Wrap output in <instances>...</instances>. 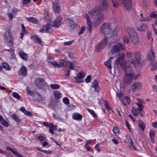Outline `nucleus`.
<instances>
[{
    "mask_svg": "<svg viewBox=\"0 0 157 157\" xmlns=\"http://www.w3.org/2000/svg\"><path fill=\"white\" fill-rule=\"evenodd\" d=\"M108 8V5L106 1H104L100 3V5L92 9L88 12V14L93 16L94 13L106 10Z\"/></svg>",
    "mask_w": 157,
    "mask_h": 157,
    "instance_id": "7ed1b4c3",
    "label": "nucleus"
},
{
    "mask_svg": "<svg viewBox=\"0 0 157 157\" xmlns=\"http://www.w3.org/2000/svg\"><path fill=\"white\" fill-rule=\"evenodd\" d=\"M104 106L105 107L109 112L112 111V109L109 106L108 104V102L106 100H105L104 101Z\"/></svg>",
    "mask_w": 157,
    "mask_h": 157,
    "instance_id": "37998d69",
    "label": "nucleus"
},
{
    "mask_svg": "<svg viewBox=\"0 0 157 157\" xmlns=\"http://www.w3.org/2000/svg\"><path fill=\"white\" fill-rule=\"evenodd\" d=\"M126 56L129 58H131L134 55V53L130 52H126Z\"/></svg>",
    "mask_w": 157,
    "mask_h": 157,
    "instance_id": "13d9d810",
    "label": "nucleus"
},
{
    "mask_svg": "<svg viewBox=\"0 0 157 157\" xmlns=\"http://www.w3.org/2000/svg\"><path fill=\"white\" fill-rule=\"evenodd\" d=\"M42 124L44 125L49 128V131L51 134H54L53 130H57L56 126L54 125L52 123L46 122H43Z\"/></svg>",
    "mask_w": 157,
    "mask_h": 157,
    "instance_id": "9b49d317",
    "label": "nucleus"
},
{
    "mask_svg": "<svg viewBox=\"0 0 157 157\" xmlns=\"http://www.w3.org/2000/svg\"><path fill=\"white\" fill-rule=\"evenodd\" d=\"M62 18L60 16L53 22V25L56 28H58L61 25Z\"/></svg>",
    "mask_w": 157,
    "mask_h": 157,
    "instance_id": "aec40b11",
    "label": "nucleus"
},
{
    "mask_svg": "<svg viewBox=\"0 0 157 157\" xmlns=\"http://www.w3.org/2000/svg\"><path fill=\"white\" fill-rule=\"evenodd\" d=\"M67 25L68 28L70 29H73L75 27L76 25L73 21L68 19L67 21Z\"/></svg>",
    "mask_w": 157,
    "mask_h": 157,
    "instance_id": "6ab92c4d",
    "label": "nucleus"
},
{
    "mask_svg": "<svg viewBox=\"0 0 157 157\" xmlns=\"http://www.w3.org/2000/svg\"><path fill=\"white\" fill-rule=\"evenodd\" d=\"M75 78L76 79V82L77 83H80L83 82H84V80H82L81 78H79L78 77H75Z\"/></svg>",
    "mask_w": 157,
    "mask_h": 157,
    "instance_id": "052dcab7",
    "label": "nucleus"
},
{
    "mask_svg": "<svg viewBox=\"0 0 157 157\" xmlns=\"http://www.w3.org/2000/svg\"><path fill=\"white\" fill-rule=\"evenodd\" d=\"M53 59L54 58L52 56H49L48 59V61L49 63H51L53 65H54V66L57 67L59 68L61 67V65L59 64L58 63H57L56 61H51V60H53Z\"/></svg>",
    "mask_w": 157,
    "mask_h": 157,
    "instance_id": "a211bd4d",
    "label": "nucleus"
},
{
    "mask_svg": "<svg viewBox=\"0 0 157 157\" xmlns=\"http://www.w3.org/2000/svg\"><path fill=\"white\" fill-rule=\"evenodd\" d=\"M98 82L96 80H94L93 82L92 86H93L95 91L98 92L100 90V86L98 85Z\"/></svg>",
    "mask_w": 157,
    "mask_h": 157,
    "instance_id": "393cba45",
    "label": "nucleus"
},
{
    "mask_svg": "<svg viewBox=\"0 0 157 157\" xmlns=\"http://www.w3.org/2000/svg\"><path fill=\"white\" fill-rule=\"evenodd\" d=\"M113 3V6L114 7H117L120 6L119 0H111Z\"/></svg>",
    "mask_w": 157,
    "mask_h": 157,
    "instance_id": "4c0bfd02",
    "label": "nucleus"
},
{
    "mask_svg": "<svg viewBox=\"0 0 157 157\" xmlns=\"http://www.w3.org/2000/svg\"><path fill=\"white\" fill-rule=\"evenodd\" d=\"M125 57V55L124 54H121L119 57L115 61V64H120L126 73L125 75H131L132 73V68L127 64V61L124 60Z\"/></svg>",
    "mask_w": 157,
    "mask_h": 157,
    "instance_id": "f03ea898",
    "label": "nucleus"
},
{
    "mask_svg": "<svg viewBox=\"0 0 157 157\" xmlns=\"http://www.w3.org/2000/svg\"><path fill=\"white\" fill-rule=\"evenodd\" d=\"M4 43L9 47L13 46V36L10 29H7L3 36Z\"/></svg>",
    "mask_w": 157,
    "mask_h": 157,
    "instance_id": "20e7f679",
    "label": "nucleus"
},
{
    "mask_svg": "<svg viewBox=\"0 0 157 157\" xmlns=\"http://www.w3.org/2000/svg\"><path fill=\"white\" fill-rule=\"evenodd\" d=\"M91 76L90 75L88 76L85 79V82L87 83H89L91 81Z\"/></svg>",
    "mask_w": 157,
    "mask_h": 157,
    "instance_id": "e2e57ef3",
    "label": "nucleus"
},
{
    "mask_svg": "<svg viewBox=\"0 0 157 157\" xmlns=\"http://www.w3.org/2000/svg\"><path fill=\"white\" fill-rule=\"evenodd\" d=\"M119 38V37L116 34H113L110 36V41L113 43H114L118 41Z\"/></svg>",
    "mask_w": 157,
    "mask_h": 157,
    "instance_id": "5701e85b",
    "label": "nucleus"
},
{
    "mask_svg": "<svg viewBox=\"0 0 157 157\" xmlns=\"http://www.w3.org/2000/svg\"><path fill=\"white\" fill-rule=\"evenodd\" d=\"M149 16L151 18H157V13L152 12L150 13Z\"/></svg>",
    "mask_w": 157,
    "mask_h": 157,
    "instance_id": "8fccbe9b",
    "label": "nucleus"
},
{
    "mask_svg": "<svg viewBox=\"0 0 157 157\" xmlns=\"http://www.w3.org/2000/svg\"><path fill=\"white\" fill-rule=\"evenodd\" d=\"M147 29V25L144 23H143L141 25L136 27V29L138 30L141 32H145Z\"/></svg>",
    "mask_w": 157,
    "mask_h": 157,
    "instance_id": "dca6fc26",
    "label": "nucleus"
},
{
    "mask_svg": "<svg viewBox=\"0 0 157 157\" xmlns=\"http://www.w3.org/2000/svg\"><path fill=\"white\" fill-rule=\"evenodd\" d=\"M149 136L151 142L153 143H154V138L155 136V132L154 131L150 130L149 132Z\"/></svg>",
    "mask_w": 157,
    "mask_h": 157,
    "instance_id": "c85d7f7f",
    "label": "nucleus"
},
{
    "mask_svg": "<svg viewBox=\"0 0 157 157\" xmlns=\"http://www.w3.org/2000/svg\"><path fill=\"white\" fill-rule=\"evenodd\" d=\"M88 111L90 113H91L94 117L96 118L97 117V115L95 114L94 111L93 110L90 109H88Z\"/></svg>",
    "mask_w": 157,
    "mask_h": 157,
    "instance_id": "5fc2aeb1",
    "label": "nucleus"
},
{
    "mask_svg": "<svg viewBox=\"0 0 157 157\" xmlns=\"http://www.w3.org/2000/svg\"><path fill=\"white\" fill-rule=\"evenodd\" d=\"M63 101L66 105H68L69 104V100L67 97H65L63 99Z\"/></svg>",
    "mask_w": 157,
    "mask_h": 157,
    "instance_id": "6e6d98bb",
    "label": "nucleus"
},
{
    "mask_svg": "<svg viewBox=\"0 0 157 157\" xmlns=\"http://www.w3.org/2000/svg\"><path fill=\"white\" fill-rule=\"evenodd\" d=\"M138 127L141 131H144L145 128V124L141 120L138 121Z\"/></svg>",
    "mask_w": 157,
    "mask_h": 157,
    "instance_id": "a878e982",
    "label": "nucleus"
},
{
    "mask_svg": "<svg viewBox=\"0 0 157 157\" xmlns=\"http://www.w3.org/2000/svg\"><path fill=\"white\" fill-rule=\"evenodd\" d=\"M26 19L29 22L33 23L38 24L39 23V21L35 18L33 17H29L26 18Z\"/></svg>",
    "mask_w": 157,
    "mask_h": 157,
    "instance_id": "cd10ccee",
    "label": "nucleus"
},
{
    "mask_svg": "<svg viewBox=\"0 0 157 157\" xmlns=\"http://www.w3.org/2000/svg\"><path fill=\"white\" fill-rule=\"evenodd\" d=\"M51 88L53 89H57L60 87V86L58 84H51L50 85Z\"/></svg>",
    "mask_w": 157,
    "mask_h": 157,
    "instance_id": "c03bdc74",
    "label": "nucleus"
},
{
    "mask_svg": "<svg viewBox=\"0 0 157 157\" xmlns=\"http://www.w3.org/2000/svg\"><path fill=\"white\" fill-rule=\"evenodd\" d=\"M127 32L129 34L132 43L134 44H137L139 41V39L135 30L132 28L128 27L127 28Z\"/></svg>",
    "mask_w": 157,
    "mask_h": 157,
    "instance_id": "39448f33",
    "label": "nucleus"
},
{
    "mask_svg": "<svg viewBox=\"0 0 157 157\" xmlns=\"http://www.w3.org/2000/svg\"><path fill=\"white\" fill-rule=\"evenodd\" d=\"M152 20V19L149 16H147L140 19V21L141 22L150 21Z\"/></svg>",
    "mask_w": 157,
    "mask_h": 157,
    "instance_id": "473e14b6",
    "label": "nucleus"
},
{
    "mask_svg": "<svg viewBox=\"0 0 157 157\" xmlns=\"http://www.w3.org/2000/svg\"><path fill=\"white\" fill-rule=\"evenodd\" d=\"M113 132L115 134L118 133L119 132V129L116 127L113 128Z\"/></svg>",
    "mask_w": 157,
    "mask_h": 157,
    "instance_id": "774afa93",
    "label": "nucleus"
},
{
    "mask_svg": "<svg viewBox=\"0 0 157 157\" xmlns=\"http://www.w3.org/2000/svg\"><path fill=\"white\" fill-rule=\"evenodd\" d=\"M134 57L136 60H132L130 61L131 63L135 65L136 63L139 64L141 60V55L140 53L137 51H136L134 53Z\"/></svg>",
    "mask_w": 157,
    "mask_h": 157,
    "instance_id": "9d476101",
    "label": "nucleus"
},
{
    "mask_svg": "<svg viewBox=\"0 0 157 157\" xmlns=\"http://www.w3.org/2000/svg\"><path fill=\"white\" fill-rule=\"evenodd\" d=\"M77 74V77H78L81 78H83L85 76V74L84 73H82L81 72H79Z\"/></svg>",
    "mask_w": 157,
    "mask_h": 157,
    "instance_id": "603ef678",
    "label": "nucleus"
},
{
    "mask_svg": "<svg viewBox=\"0 0 157 157\" xmlns=\"http://www.w3.org/2000/svg\"><path fill=\"white\" fill-rule=\"evenodd\" d=\"M84 16L86 20V23L87 25V29L90 32H91L92 29V25L89 16L88 14L85 13Z\"/></svg>",
    "mask_w": 157,
    "mask_h": 157,
    "instance_id": "ddd939ff",
    "label": "nucleus"
},
{
    "mask_svg": "<svg viewBox=\"0 0 157 157\" xmlns=\"http://www.w3.org/2000/svg\"><path fill=\"white\" fill-rule=\"evenodd\" d=\"M19 55L20 57L23 59L26 60L28 59L27 55L22 51H20L19 52Z\"/></svg>",
    "mask_w": 157,
    "mask_h": 157,
    "instance_id": "c756f323",
    "label": "nucleus"
},
{
    "mask_svg": "<svg viewBox=\"0 0 157 157\" xmlns=\"http://www.w3.org/2000/svg\"><path fill=\"white\" fill-rule=\"evenodd\" d=\"M54 97L57 101H59V99L62 97V94L58 90H55L53 92Z\"/></svg>",
    "mask_w": 157,
    "mask_h": 157,
    "instance_id": "b1692460",
    "label": "nucleus"
},
{
    "mask_svg": "<svg viewBox=\"0 0 157 157\" xmlns=\"http://www.w3.org/2000/svg\"><path fill=\"white\" fill-rule=\"evenodd\" d=\"M132 114L134 116H137L139 113V112L136 110L134 107H133L132 108Z\"/></svg>",
    "mask_w": 157,
    "mask_h": 157,
    "instance_id": "3c124183",
    "label": "nucleus"
},
{
    "mask_svg": "<svg viewBox=\"0 0 157 157\" xmlns=\"http://www.w3.org/2000/svg\"><path fill=\"white\" fill-rule=\"evenodd\" d=\"M60 64L62 65L63 66H66L68 64V62L63 59H61L59 61Z\"/></svg>",
    "mask_w": 157,
    "mask_h": 157,
    "instance_id": "a18cd8bd",
    "label": "nucleus"
},
{
    "mask_svg": "<svg viewBox=\"0 0 157 157\" xmlns=\"http://www.w3.org/2000/svg\"><path fill=\"white\" fill-rule=\"evenodd\" d=\"M151 53H148L147 56V59L151 62V63H153L155 60V56L154 52L153 49L150 50Z\"/></svg>",
    "mask_w": 157,
    "mask_h": 157,
    "instance_id": "2eb2a0df",
    "label": "nucleus"
},
{
    "mask_svg": "<svg viewBox=\"0 0 157 157\" xmlns=\"http://www.w3.org/2000/svg\"><path fill=\"white\" fill-rule=\"evenodd\" d=\"M122 103L124 105H126V102L128 104H129L130 101L129 98L127 96L125 97L123 100H121Z\"/></svg>",
    "mask_w": 157,
    "mask_h": 157,
    "instance_id": "7c9ffc66",
    "label": "nucleus"
},
{
    "mask_svg": "<svg viewBox=\"0 0 157 157\" xmlns=\"http://www.w3.org/2000/svg\"><path fill=\"white\" fill-rule=\"evenodd\" d=\"M1 121L2 125L6 127H7L8 126L9 124L6 120L3 119V120Z\"/></svg>",
    "mask_w": 157,
    "mask_h": 157,
    "instance_id": "864d4df0",
    "label": "nucleus"
},
{
    "mask_svg": "<svg viewBox=\"0 0 157 157\" xmlns=\"http://www.w3.org/2000/svg\"><path fill=\"white\" fill-rule=\"evenodd\" d=\"M72 117L75 120L81 121L82 119V116L78 113H75L73 114Z\"/></svg>",
    "mask_w": 157,
    "mask_h": 157,
    "instance_id": "bb28decb",
    "label": "nucleus"
},
{
    "mask_svg": "<svg viewBox=\"0 0 157 157\" xmlns=\"http://www.w3.org/2000/svg\"><path fill=\"white\" fill-rule=\"evenodd\" d=\"M125 49L124 47L120 43H118L114 46H112L110 52L109 54L110 56L114 55V56L110 57L108 60L105 63V65L109 69H111V61L115 56L120 53V50H123Z\"/></svg>",
    "mask_w": 157,
    "mask_h": 157,
    "instance_id": "f257e3e1",
    "label": "nucleus"
},
{
    "mask_svg": "<svg viewBox=\"0 0 157 157\" xmlns=\"http://www.w3.org/2000/svg\"><path fill=\"white\" fill-rule=\"evenodd\" d=\"M94 14H95V16L94 18L93 22L96 25H99L105 18V16L101 12L95 13Z\"/></svg>",
    "mask_w": 157,
    "mask_h": 157,
    "instance_id": "0eeeda50",
    "label": "nucleus"
},
{
    "mask_svg": "<svg viewBox=\"0 0 157 157\" xmlns=\"http://www.w3.org/2000/svg\"><path fill=\"white\" fill-rule=\"evenodd\" d=\"M124 5L126 9L130 10L132 8V4L130 0H124Z\"/></svg>",
    "mask_w": 157,
    "mask_h": 157,
    "instance_id": "412c9836",
    "label": "nucleus"
},
{
    "mask_svg": "<svg viewBox=\"0 0 157 157\" xmlns=\"http://www.w3.org/2000/svg\"><path fill=\"white\" fill-rule=\"evenodd\" d=\"M27 91L29 94L32 96H34V93L33 92L31 91L29 89L28 87L27 88Z\"/></svg>",
    "mask_w": 157,
    "mask_h": 157,
    "instance_id": "bf43d9fd",
    "label": "nucleus"
},
{
    "mask_svg": "<svg viewBox=\"0 0 157 157\" xmlns=\"http://www.w3.org/2000/svg\"><path fill=\"white\" fill-rule=\"evenodd\" d=\"M102 45L100 43L98 45H97L95 47L96 50L97 52H99L102 49L104 48L102 47Z\"/></svg>",
    "mask_w": 157,
    "mask_h": 157,
    "instance_id": "09e8293b",
    "label": "nucleus"
},
{
    "mask_svg": "<svg viewBox=\"0 0 157 157\" xmlns=\"http://www.w3.org/2000/svg\"><path fill=\"white\" fill-rule=\"evenodd\" d=\"M141 102H137L136 103L137 105L138 106V107L137 108V110L139 111L142 110L144 108V105L141 104Z\"/></svg>",
    "mask_w": 157,
    "mask_h": 157,
    "instance_id": "58836bf2",
    "label": "nucleus"
},
{
    "mask_svg": "<svg viewBox=\"0 0 157 157\" xmlns=\"http://www.w3.org/2000/svg\"><path fill=\"white\" fill-rule=\"evenodd\" d=\"M142 85L141 83L136 82L133 83L130 87V90L132 92H134L142 88Z\"/></svg>",
    "mask_w": 157,
    "mask_h": 157,
    "instance_id": "f8f14e48",
    "label": "nucleus"
},
{
    "mask_svg": "<svg viewBox=\"0 0 157 157\" xmlns=\"http://www.w3.org/2000/svg\"><path fill=\"white\" fill-rule=\"evenodd\" d=\"M59 2L56 1L53 3V6L54 8V11L55 13H58L60 10V8L59 5Z\"/></svg>",
    "mask_w": 157,
    "mask_h": 157,
    "instance_id": "4be33fe9",
    "label": "nucleus"
},
{
    "mask_svg": "<svg viewBox=\"0 0 157 157\" xmlns=\"http://www.w3.org/2000/svg\"><path fill=\"white\" fill-rule=\"evenodd\" d=\"M125 142L127 144H129L131 145H132V141L131 137L129 136H127Z\"/></svg>",
    "mask_w": 157,
    "mask_h": 157,
    "instance_id": "ea45409f",
    "label": "nucleus"
},
{
    "mask_svg": "<svg viewBox=\"0 0 157 157\" xmlns=\"http://www.w3.org/2000/svg\"><path fill=\"white\" fill-rule=\"evenodd\" d=\"M116 95L117 97L121 99L124 96L123 94L121 92L117 93Z\"/></svg>",
    "mask_w": 157,
    "mask_h": 157,
    "instance_id": "680f3d73",
    "label": "nucleus"
},
{
    "mask_svg": "<svg viewBox=\"0 0 157 157\" xmlns=\"http://www.w3.org/2000/svg\"><path fill=\"white\" fill-rule=\"evenodd\" d=\"M22 2L23 5L24 6L25 5L29 3L30 2V0H22Z\"/></svg>",
    "mask_w": 157,
    "mask_h": 157,
    "instance_id": "69168bd1",
    "label": "nucleus"
},
{
    "mask_svg": "<svg viewBox=\"0 0 157 157\" xmlns=\"http://www.w3.org/2000/svg\"><path fill=\"white\" fill-rule=\"evenodd\" d=\"M34 96H35V98H34V96H33V99L35 101L39 102L41 100V97L39 94H34Z\"/></svg>",
    "mask_w": 157,
    "mask_h": 157,
    "instance_id": "f704fd0d",
    "label": "nucleus"
},
{
    "mask_svg": "<svg viewBox=\"0 0 157 157\" xmlns=\"http://www.w3.org/2000/svg\"><path fill=\"white\" fill-rule=\"evenodd\" d=\"M33 40L36 43H38L40 45H41L42 43V41L37 36H35L33 38Z\"/></svg>",
    "mask_w": 157,
    "mask_h": 157,
    "instance_id": "72a5a7b5",
    "label": "nucleus"
},
{
    "mask_svg": "<svg viewBox=\"0 0 157 157\" xmlns=\"http://www.w3.org/2000/svg\"><path fill=\"white\" fill-rule=\"evenodd\" d=\"M85 30V27H84V26L82 27L81 28V29H80V31H79V33H78V34L79 35H80L84 33V32Z\"/></svg>",
    "mask_w": 157,
    "mask_h": 157,
    "instance_id": "0e129e2a",
    "label": "nucleus"
},
{
    "mask_svg": "<svg viewBox=\"0 0 157 157\" xmlns=\"http://www.w3.org/2000/svg\"><path fill=\"white\" fill-rule=\"evenodd\" d=\"M11 117L13 120L18 122H20L21 120L15 114L12 115Z\"/></svg>",
    "mask_w": 157,
    "mask_h": 157,
    "instance_id": "e433bc0d",
    "label": "nucleus"
},
{
    "mask_svg": "<svg viewBox=\"0 0 157 157\" xmlns=\"http://www.w3.org/2000/svg\"><path fill=\"white\" fill-rule=\"evenodd\" d=\"M147 36L148 39L149 40L151 36V33L150 31H147Z\"/></svg>",
    "mask_w": 157,
    "mask_h": 157,
    "instance_id": "338daca9",
    "label": "nucleus"
},
{
    "mask_svg": "<svg viewBox=\"0 0 157 157\" xmlns=\"http://www.w3.org/2000/svg\"><path fill=\"white\" fill-rule=\"evenodd\" d=\"M2 67L6 70L9 71L10 70V68L9 65L6 63H2Z\"/></svg>",
    "mask_w": 157,
    "mask_h": 157,
    "instance_id": "79ce46f5",
    "label": "nucleus"
},
{
    "mask_svg": "<svg viewBox=\"0 0 157 157\" xmlns=\"http://www.w3.org/2000/svg\"><path fill=\"white\" fill-rule=\"evenodd\" d=\"M101 32L105 35H108L111 32L112 29L109 23H105L100 27Z\"/></svg>",
    "mask_w": 157,
    "mask_h": 157,
    "instance_id": "6e6552de",
    "label": "nucleus"
},
{
    "mask_svg": "<svg viewBox=\"0 0 157 157\" xmlns=\"http://www.w3.org/2000/svg\"><path fill=\"white\" fill-rule=\"evenodd\" d=\"M37 139L41 142L45 140V137L43 136L40 135L38 136Z\"/></svg>",
    "mask_w": 157,
    "mask_h": 157,
    "instance_id": "4d7b16f0",
    "label": "nucleus"
},
{
    "mask_svg": "<svg viewBox=\"0 0 157 157\" xmlns=\"http://www.w3.org/2000/svg\"><path fill=\"white\" fill-rule=\"evenodd\" d=\"M132 78L131 75H125L123 77V80L120 82V88H123L126 86L130 85L132 82Z\"/></svg>",
    "mask_w": 157,
    "mask_h": 157,
    "instance_id": "423d86ee",
    "label": "nucleus"
},
{
    "mask_svg": "<svg viewBox=\"0 0 157 157\" xmlns=\"http://www.w3.org/2000/svg\"><path fill=\"white\" fill-rule=\"evenodd\" d=\"M76 62L75 61H73L72 62H69V68L70 69L74 70L75 68L74 65L75 64Z\"/></svg>",
    "mask_w": 157,
    "mask_h": 157,
    "instance_id": "49530a36",
    "label": "nucleus"
},
{
    "mask_svg": "<svg viewBox=\"0 0 157 157\" xmlns=\"http://www.w3.org/2000/svg\"><path fill=\"white\" fill-rule=\"evenodd\" d=\"M27 73L26 68L25 67H22L18 71V74L19 76H26Z\"/></svg>",
    "mask_w": 157,
    "mask_h": 157,
    "instance_id": "f3484780",
    "label": "nucleus"
},
{
    "mask_svg": "<svg viewBox=\"0 0 157 157\" xmlns=\"http://www.w3.org/2000/svg\"><path fill=\"white\" fill-rule=\"evenodd\" d=\"M131 75L132 78V79H137L140 76V74L138 73L137 74H136L132 72Z\"/></svg>",
    "mask_w": 157,
    "mask_h": 157,
    "instance_id": "a19ab883",
    "label": "nucleus"
},
{
    "mask_svg": "<svg viewBox=\"0 0 157 157\" xmlns=\"http://www.w3.org/2000/svg\"><path fill=\"white\" fill-rule=\"evenodd\" d=\"M114 73L115 76L118 78L121 75V72L119 69L116 68L114 70Z\"/></svg>",
    "mask_w": 157,
    "mask_h": 157,
    "instance_id": "c9c22d12",
    "label": "nucleus"
},
{
    "mask_svg": "<svg viewBox=\"0 0 157 157\" xmlns=\"http://www.w3.org/2000/svg\"><path fill=\"white\" fill-rule=\"evenodd\" d=\"M108 41V40L107 38L106 37H104L102 41L99 43L102 45V47L104 48L107 45Z\"/></svg>",
    "mask_w": 157,
    "mask_h": 157,
    "instance_id": "2f4dec72",
    "label": "nucleus"
},
{
    "mask_svg": "<svg viewBox=\"0 0 157 157\" xmlns=\"http://www.w3.org/2000/svg\"><path fill=\"white\" fill-rule=\"evenodd\" d=\"M12 96L14 98L18 100H20L21 99L20 96L17 92H13L12 93Z\"/></svg>",
    "mask_w": 157,
    "mask_h": 157,
    "instance_id": "de8ad7c7",
    "label": "nucleus"
},
{
    "mask_svg": "<svg viewBox=\"0 0 157 157\" xmlns=\"http://www.w3.org/2000/svg\"><path fill=\"white\" fill-rule=\"evenodd\" d=\"M43 31H45L49 33L52 32V30L51 29V26L50 24H47L45 25H44L42 29L40 30V32H42Z\"/></svg>",
    "mask_w": 157,
    "mask_h": 157,
    "instance_id": "4468645a",
    "label": "nucleus"
},
{
    "mask_svg": "<svg viewBox=\"0 0 157 157\" xmlns=\"http://www.w3.org/2000/svg\"><path fill=\"white\" fill-rule=\"evenodd\" d=\"M35 85L36 87L40 89H44L47 86V83L42 78H37L36 79Z\"/></svg>",
    "mask_w": 157,
    "mask_h": 157,
    "instance_id": "1a4fd4ad",
    "label": "nucleus"
}]
</instances>
